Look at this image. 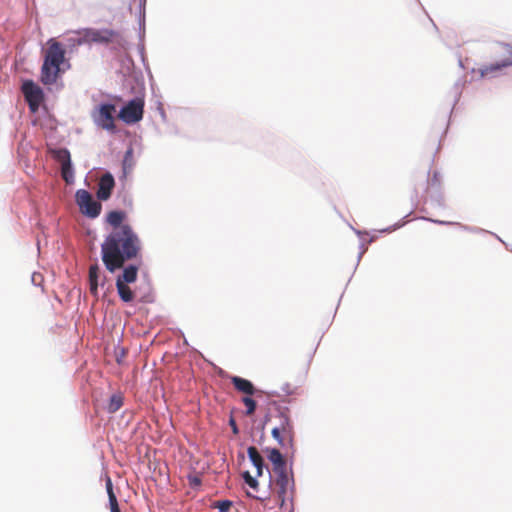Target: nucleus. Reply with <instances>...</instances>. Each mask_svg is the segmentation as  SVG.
Here are the masks:
<instances>
[{"instance_id":"1","label":"nucleus","mask_w":512,"mask_h":512,"mask_svg":"<svg viewBox=\"0 0 512 512\" xmlns=\"http://www.w3.org/2000/svg\"><path fill=\"white\" fill-rule=\"evenodd\" d=\"M126 218V212L119 210L106 216L112 230L101 244V254L105 268L111 273L123 268L125 262L141 258L142 241L131 225L124 223Z\"/></svg>"},{"instance_id":"2","label":"nucleus","mask_w":512,"mask_h":512,"mask_svg":"<svg viewBox=\"0 0 512 512\" xmlns=\"http://www.w3.org/2000/svg\"><path fill=\"white\" fill-rule=\"evenodd\" d=\"M65 59V49L54 39L49 40L48 48L45 52L44 63L41 68V81L45 85H51L56 82L60 65Z\"/></svg>"},{"instance_id":"3","label":"nucleus","mask_w":512,"mask_h":512,"mask_svg":"<svg viewBox=\"0 0 512 512\" xmlns=\"http://www.w3.org/2000/svg\"><path fill=\"white\" fill-rule=\"evenodd\" d=\"M274 484L278 498L281 500V506L293 497L294 494V479L292 473L288 469L274 472Z\"/></svg>"},{"instance_id":"4","label":"nucleus","mask_w":512,"mask_h":512,"mask_svg":"<svg viewBox=\"0 0 512 512\" xmlns=\"http://www.w3.org/2000/svg\"><path fill=\"white\" fill-rule=\"evenodd\" d=\"M116 107L113 104H101L92 114L94 123L107 131L114 132L116 130L114 114Z\"/></svg>"},{"instance_id":"5","label":"nucleus","mask_w":512,"mask_h":512,"mask_svg":"<svg viewBox=\"0 0 512 512\" xmlns=\"http://www.w3.org/2000/svg\"><path fill=\"white\" fill-rule=\"evenodd\" d=\"M76 203L81 213L89 218H96L100 215L102 205L94 200L93 196L84 189H80L75 194Z\"/></svg>"},{"instance_id":"6","label":"nucleus","mask_w":512,"mask_h":512,"mask_svg":"<svg viewBox=\"0 0 512 512\" xmlns=\"http://www.w3.org/2000/svg\"><path fill=\"white\" fill-rule=\"evenodd\" d=\"M144 100L142 98H134L129 101L120 110L118 117L127 124H133L143 118Z\"/></svg>"},{"instance_id":"7","label":"nucleus","mask_w":512,"mask_h":512,"mask_svg":"<svg viewBox=\"0 0 512 512\" xmlns=\"http://www.w3.org/2000/svg\"><path fill=\"white\" fill-rule=\"evenodd\" d=\"M22 92L31 111L35 112L43 100L41 88L32 80H27L22 85Z\"/></svg>"},{"instance_id":"8","label":"nucleus","mask_w":512,"mask_h":512,"mask_svg":"<svg viewBox=\"0 0 512 512\" xmlns=\"http://www.w3.org/2000/svg\"><path fill=\"white\" fill-rule=\"evenodd\" d=\"M116 36V32L110 29H86L83 33L84 42L108 43Z\"/></svg>"},{"instance_id":"9","label":"nucleus","mask_w":512,"mask_h":512,"mask_svg":"<svg viewBox=\"0 0 512 512\" xmlns=\"http://www.w3.org/2000/svg\"><path fill=\"white\" fill-rule=\"evenodd\" d=\"M115 186L114 177L111 173L107 172L101 176L98 182L97 198L106 201L110 198Z\"/></svg>"},{"instance_id":"10","label":"nucleus","mask_w":512,"mask_h":512,"mask_svg":"<svg viewBox=\"0 0 512 512\" xmlns=\"http://www.w3.org/2000/svg\"><path fill=\"white\" fill-rule=\"evenodd\" d=\"M278 418L279 425H277L276 427H278L282 431V434L285 435L286 438H288V443L290 446H292L294 438V429L287 411H280L278 414Z\"/></svg>"},{"instance_id":"11","label":"nucleus","mask_w":512,"mask_h":512,"mask_svg":"<svg viewBox=\"0 0 512 512\" xmlns=\"http://www.w3.org/2000/svg\"><path fill=\"white\" fill-rule=\"evenodd\" d=\"M267 457L272 464L273 473L287 469L286 460L278 449L272 448L268 450Z\"/></svg>"},{"instance_id":"12","label":"nucleus","mask_w":512,"mask_h":512,"mask_svg":"<svg viewBox=\"0 0 512 512\" xmlns=\"http://www.w3.org/2000/svg\"><path fill=\"white\" fill-rule=\"evenodd\" d=\"M248 457L252 464L256 468V477H260L263 475V469H264V459L257 450L256 447L250 446L247 449Z\"/></svg>"},{"instance_id":"13","label":"nucleus","mask_w":512,"mask_h":512,"mask_svg":"<svg viewBox=\"0 0 512 512\" xmlns=\"http://www.w3.org/2000/svg\"><path fill=\"white\" fill-rule=\"evenodd\" d=\"M231 382L236 390L247 395H253L257 392L252 382H250L247 379L241 378L239 376H234L231 378Z\"/></svg>"},{"instance_id":"14","label":"nucleus","mask_w":512,"mask_h":512,"mask_svg":"<svg viewBox=\"0 0 512 512\" xmlns=\"http://www.w3.org/2000/svg\"><path fill=\"white\" fill-rule=\"evenodd\" d=\"M99 277L100 268L98 264L91 265L89 268V290L90 293L95 297L98 296Z\"/></svg>"},{"instance_id":"15","label":"nucleus","mask_w":512,"mask_h":512,"mask_svg":"<svg viewBox=\"0 0 512 512\" xmlns=\"http://www.w3.org/2000/svg\"><path fill=\"white\" fill-rule=\"evenodd\" d=\"M138 267L135 265H129L124 268L123 272L118 275L116 281H120L124 284L134 283L137 280Z\"/></svg>"},{"instance_id":"16","label":"nucleus","mask_w":512,"mask_h":512,"mask_svg":"<svg viewBox=\"0 0 512 512\" xmlns=\"http://www.w3.org/2000/svg\"><path fill=\"white\" fill-rule=\"evenodd\" d=\"M105 486H106V491L108 494L110 511L111 512H120L117 497L113 490V483L109 476L106 478Z\"/></svg>"},{"instance_id":"17","label":"nucleus","mask_w":512,"mask_h":512,"mask_svg":"<svg viewBox=\"0 0 512 512\" xmlns=\"http://www.w3.org/2000/svg\"><path fill=\"white\" fill-rule=\"evenodd\" d=\"M512 65V61H503L501 63H495L490 65H485L479 69V73L481 77H486L488 75H491L497 71H500L504 67H508Z\"/></svg>"},{"instance_id":"18","label":"nucleus","mask_w":512,"mask_h":512,"mask_svg":"<svg viewBox=\"0 0 512 512\" xmlns=\"http://www.w3.org/2000/svg\"><path fill=\"white\" fill-rule=\"evenodd\" d=\"M116 288L120 299L123 302H132L134 300V293L128 286L120 281H116Z\"/></svg>"},{"instance_id":"19","label":"nucleus","mask_w":512,"mask_h":512,"mask_svg":"<svg viewBox=\"0 0 512 512\" xmlns=\"http://www.w3.org/2000/svg\"><path fill=\"white\" fill-rule=\"evenodd\" d=\"M49 153L60 165L66 164L68 166V162L71 161L70 152L66 148L50 149Z\"/></svg>"},{"instance_id":"20","label":"nucleus","mask_w":512,"mask_h":512,"mask_svg":"<svg viewBox=\"0 0 512 512\" xmlns=\"http://www.w3.org/2000/svg\"><path fill=\"white\" fill-rule=\"evenodd\" d=\"M122 405L123 397L120 394H114L110 398L107 410L109 413H115L122 407Z\"/></svg>"},{"instance_id":"21","label":"nucleus","mask_w":512,"mask_h":512,"mask_svg":"<svg viewBox=\"0 0 512 512\" xmlns=\"http://www.w3.org/2000/svg\"><path fill=\"white\" fill-rule=\"evenodd\" d=\"M61 175L66 183L69 184L73 182L74 172L71 161L68 162V166L66 164L61 165Z\"/></svg>"},{"instance_id":"22","label":"nucleus","mask_w":512,"mask_h":512,"mask_svg":"<svg viewBox=\"0 0 512 512\" xmlns=\"http://www.w3.org/2000/svg\"><path fill=\"white\" fill-rule=\"evenodd\" d=\"M243 404L246 407V415L251 416L255 413L256 410V402L251 397H243L242 399Z\"/></svg>"},{"instance_id":"23","label":"nucleus","mask_w":512,"mask_h":512,"mask_svg":"<svg viewBox=\"0 0 512 512\" xmlns=\"http://www.w3.org/2000/svg\"><path fill=\"white\" fill-rule=\"evenodd\" d=\"M272 436L281 446L289 445L288 438L282 434V431L278 427H274L271 431Z\"/></svg>"},{"instance_id":"24","label":"nucleus","mask_w":512,"mask_h":512,"mask_svg":"<svg viewBox=\"0 0 512 512\" xmlns=\"http://www.w3.org/2000/svg\"><path fill=\"white\" fill-rule=\"evenodd\" d=\"M244 480H245V483L250 487L252 488L253 490H257L258 488V482L256 480V476L253 477L248 471H245L243 474H242Z\"/></svg>"},{"instance_id":"25","label":"nucleus","mask_w":512,"mask_h":512,"mask_svg":"<svg viewBox=\"0 0 512 512\" xmlns=\"http://www.w3.org/2000/svg\"><path fill=\"white\" fill-rule=\"evenodd\" d=\"M215 507L218 508L219 512H229L232 502L229 500L218 501L215 503Z\"/></svg>"},{"instance_id":"26","label":"nucleus","mask_w":512,"mask_h":512,"mask_svg":"<svg viewBox=\"0 0 512 512\" xmlns=\"http://www.w3.org/2000/svg\"><path fill=\"white\" fill-rule=\"evenodd\" d=\"M138 5V12L141 14L144 11L146 0H133V3L130 5V10L132 11L133 5Z\"/></svg>"},{"instance_id":"27","label":"nucleus","mask_w":512,"mask_h":512,"mask_svg":"<svg viewBox=\"0 0 512 512\" xmlns=\"http://www.w3.org/2000/svg\"><path fill=\"white\" fill-rule=\"evenodd\" d=\"M429 182H430V185H432V186L439 185L440 184L439 173L436 171L433 172V175H432L431 179L429 180Z\"/></svg>"},{"instance_id":"28","label":"nucleus","mask_w":512,"mask_h":512,"mask_svg":"<svg viewBox=\"0 0 512 512\" xmlns=\"http://www.w3.org/2000/svg\"><path fill=\"white\" fill-rule=\"evenodd\" d=\"M229 425L231 426L232 428V431H233V434L237 435L239 433V429H238V426L236 424V421L235 419L232 417L230 418L229 420Z\"/></svg>"},{"instance_id":"29","label":"nucleus","mask_w":512,"mask_h":512,"mask_svg":"<svg viewBox=\"0 0 512 512\" xmlns=\"http://www.w3.org/2000/svg\"><path fill=\"white\" fill-rule=\"evenodd\" d=\"M193 483H194V484H200V480H199L198 478H194V479H193Z\"/></svg>"},{"instance_id":"30","label":"nucleus","mask_w":512,"mask_h":512,"mask_svg":"<svg viewBox=\"0 0 512 512\" xmlns=\"http://www.w3.org/2000/svg\"><path fill=\"white\" fill-rule=\"evenodd\" d=\"M510 53L512 54V45H511V48H510Z\"/></svg>"}]
</instances>
